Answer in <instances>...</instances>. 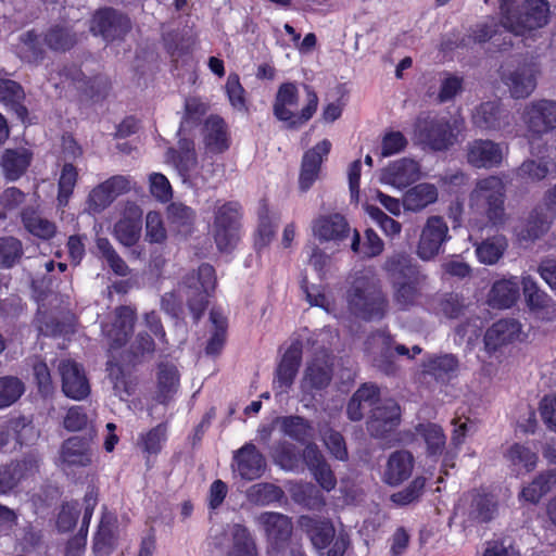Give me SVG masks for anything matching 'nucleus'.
I'll list each match as a JSON object with an SVG mask.
<instances>
[{
	"label": "nucleus",
	"mask_w": 556,
	"mask_h": 556,
	"mask_svg": "<svg viewBox=\"0 0 556 556\" xmlns=\"http://www.w3.org/2000/svg\"><path fill=\"white\" fill-rule=\"evenodd\" d=\"M415 431L425 441L429 456H439L443 453L446 437L441 426L432 422L418 424Z\"/></svg>",
	"instance_id": "37998d69"
},
{
	"label": "nucleus",
	"mask_w": 556,
	"mask_h": 556,
	"mask_svg": "<svg viewBox=\"0 0 556 556\" xmlns=\"http://www.w3.org/2000/svg\"><path fill=\"white\" fill-rule=\"evenodd\" d=\"M168 344L162 320L156 312L146 313L143 316V329L135 340L134 348H156Z\"/></svg>",
	"instance_id": "2f4dec72"
},
{
	"label": "nucleus",
	"mask_w": 556,
	"mask_h": 556,
	"mask_svg": "<svg viewBox=\"0 0 556 556\" xmlns=\"http://www.w3.org/2000/svg\"><path fill=\"white\" fill-rule=\"evenodd\" d=\"M162 42L166 53L178 59L190 53L191 47L185 34L179 29H173L162 35Z\"/></svg>",
	"instance_id": "e2e57ef3"
},
{
	"label": "nucleus",
	"mask_w": 556,
	"mask_h": 556,
	"mask_svg": "<svg viewBox=\"0 0 556 556\" xmlns=\"http://www.w3.org/2000/svg\"><path fill=\"white\" fill-rule=\"evenodd\" d=\"M157 389L155 400L161 404H167L179 387V372L177 367L169 362H161L157 366Z\"/></svg>",
	"instance_id": "72a5a7b5"
},
{
	"label": "nucleus",
	"mask_w": 556,
	"mask_h": 556,
	"mask_svg": "<svg viewBox=\"0 0 556 556\" xmlns=\"http://www.w3.org/2000/svg\"><path fill=\"white\" fill-rule=\"evenodd\" d=\"M409 352L410 350H384L375 358V366L386 375H393L400 367L397 364L400 357L406 355L408 358H414L421 350H413V354Z\"/></svg>",
	"instance_id": "69168bd1"
},
{
	"label": "nucleus",
	"mask_w": 556,
	"mask_h": 556,
	"mask_svg": "<svg viewBox=\"0 0 556 556\" xmlns=\"http://www.w3.org/2000/svg\"><path fill=\"white\" fill-rule=\"evenodd\" d=\"M62 392L66 397L81 401L90 394V383L85 368L73 359H62L58 365Z\"/></svg>",
	"instance_id": "2eb2a0df"
},
{
	"label": "nucleus",
	"mask_w": 556,
	"mask_h": 556,
	"mask_svg": "<svg viewBox=\"0 0 556 556\" xmlns=\"http://www.w3.org/2000/svg\"><path fill=\"white\" fill-rule=\"evenodd\" d=\"M21 222L24 228L34 237L50 240L56 233V225L42 217L38 208L26 206L21 211Z\"/></svg>",
	"instance_id": "f704fd0d"
},
{
	"label": "nucleus",
	"mask_w": 556,
	"mask_h": 556,
	"mask_svg": "<svg viewBox=\"0 0 556 556\" xmlns=\"http://www.w3.org/2000/svg\"><path fill=\"white\" fill-rule=\"evenodd\" d=\"M503 23L500 25L494 20L490 22L477 23L469 29V34L467 36L468 41H472L475 43H485L488 41L496 42V37L501 36L503 33Z\"/></svg>",
	"instance_id": "0e129e2a"
},
{
	"label": "nucleus",
	"mask_w": 556,
	"mask_h": 556,
	"mask_svg": "<svg viewBox=\"0 0 556 556\" xmlns=\"http://www.w3.org/2000/svg\"><path fill=\"white\" fill-rule=\"evenodd\" d=\"M312 230L320 242H340L349 237L351 228L343 215L333 213L315 218Z\"/></svg>",
	"instance_id": "4be33fe9"
},
{
	"label": "nucleus",
	"mask_w": 556,
	"mask_h": 556,
	"mask_svg": "<svg viewBox=\"0 0 556 556\" xmlns=\"http://www.w3.org/2000/svg\"><path fill=\"white\" fill-rule=\"evenodd\" d=\"M255 520L263 529L267 541L276 549L281 548L292 535L293 523L287 515L276 511H264Z\"/></svg>",
	"instance_id": "f3484780"
},
{
	"label": "nucleus",
	"mask_w": 556,
	"mask_h": 556,
	"mask_svg": "<svg viewBox=\"0 0 556 556\" xmlns=\"http://www.w3.org/2000/svg\"><path fill=\"white\" fill-rule=\"evenodd\" d=\"M400 422L401 407L396 401L378 399L367 420V430L371 437L384 439L399 427Z\"/></svg>",
	"instance_id": "f8f14e48"
},
{
	"label": "nucleus",
	"mask_w": 556,
	"mask_h": 556,
	"mask_svg": "<svg viewBox=\"0 0 556 556\" xmlns=\"http://www.w3.org/2000/svg\"><path fill=\"white\" fill-rule=\"evenodd\" d=\"M276 219L264 199L260 202L257 210V227L255 230L254 245L256 249H263L269 245L276 235Z\"/></svg>",
	"instance_id": "4c0bfd02"
},
{
	"label": "nucleus",
	"mask_w": 556,
	"mask_h": 556,
	"mask_svg": "<svg viewBox=\"0 0 556 556\" xmlns=\"http://www.w3.org/2000/svg\"><path fill=\"white\" fill-rule=\"evenodd\" d=\"M92 458L91 439L76 435L64 441L61 446L60 460L63 470L88 467L92 464Z\"/></svg>",
	"instance_id": "6ab92c4d"
},
{
	"label": "nucleus",
	"mask_w": 556,
	"mask_h": 556,
	"mask_svg": "<svg viewBox=\"0 0 556 556\" xmlns=\"http://www.w3.org/2000/svg\"><path fill=\"white\" fill-rule=\"evenodd\" d=\"M332 148L329 139H323L303 153L299 174V188L308 191L319 178L323 163L328 159Z\"/></svg>",
	"instance_id": "4468645a"
},
{
	"label": "nucleus",
	"mask_w": 556,
	"mask_h": 556,
	"mask_svg": "<svg viewBox=\"0 0 556 556\" xmlns=\"http://www.w3.org/2000/svg\"><path fill=\"white\" fill-rule=\"evenodd\" d=\"M33 161V152L26 148L5 149L0 166L8 181L18 180L28 169Z\"/></svg>",
	"instance_id": "7c9ffc66"
},
{
	"label": "nucleus",
	"mask_w": 556,
	"mask_h": 556,
	"mask_svg": "<svg viewBox=\"0 0 556 556\" xmlns=\"http://www.w3.org/2000/svg\"><path fill=\"white\" fill-rule=\"evenodd\" d=\"M43 40L49 51L66 53L73 50L78 41V34L66 22H56L49 25L43 31Z\"/></svg>",
	"instance_id": "393cba45"
},
{
	"label": "nucleus",
	"mask_w": 556,
	"mask_h": 556,
	"mask_svg": "<svg viewBox=\"0 0 556 556\" xmlns=\"http://www.w3.org/2000/svg\"><path fill=\"white\" fill-rule=\"evenodd\" d=\"M500 0L501 22L507 33L523 36L526 33L545 26L549 18V3L546 0Z\"/></svg>",
	"instance_id": "20e7f679"
},
{
	"label": "nucleus",
	"mask_w": 556,
	"mask_h": 556,
	"mask_svg": "<svg viewBox=\"0 0 556 556\" xmlns=\"http://www.w3.org/2000/svg\"><path fill=\"white\" fill-rule=\"evenodd\" d=\"M24 383L16 377L0 378V408L15 403L24 393Z\"/></svg>",
	"instance_id": "774afa93"
},
{
	"label": "nucleus",
	"mask_w": 556,
	"mask_h": 556,
	"mask_svg": "<svg viewBox=\"0 0 556 556\" xmlns=\"http://www.w3.org/2000/svg\"><path fill=\"white\" fill-rule=\"evenodd\" d=\"M242 206L238 201L217 200L213 211L212 237L222 253H231L241 239Z\"/></svg>",
	"instance_id": "39448f33"
},
{
	"label": "nucleus",
	"mask_w": 556,
	"mask_h": 556,
	"mask_svg": "<svg viewBox=\"0 0 556 556\" xmlns=\"http://www.w3.org/2000/svg\"><path fill=\"white\" fill-rule=\"evenodd\" d=\"M302 355L301 350H287L277 368L278 387L286 391L289 389L298 374Z\"/></svg>",
	"instance_id": "de8ad7c7"
},
{
	"label": "nucleus",
	"mask_w": 556,
	"mask_h": 556,
	"mask_svg": "<svg viewBox=\"0 0 556 556\" xmlns=\"http://www.w3.org/2000/svg\"><path fill=\"white\" fill-rule=\"evenodd\" d=\"M24 255L23 243L20 239L5 236L0 237V268L10 269L20 263Z\"/></svg>",
	"instance_id": "13d9d810"
},
{
	"label": "nucleus",
	"mask_w": 556,
	"mask_h": 556,
	"mask_svg": "<svg viewBox=\"0 0 556 556\" xmlns=\"http://www.w3.org/2000/svg\"><path fill=\"white\" fill-rule=\"evenodd\" d=\"M130 29L129 16L112 7L98 9L90 20V31L108 42L123 39Z\"/></svg>",
	"instance_id": "9b49d317"
},
{
	"label": "nucleus",
	"mask_w": 556,
	"mask_h": 556,
	"mask_svg": "<svg viewBox=\"0 0 556 556\" xmlns=\"http://www.w3.org/2000/svg\"><path fill=\"white\" fill-rule=\"evenodd\" d=\"M306 104L299 113L291 111L299 104V89L295 83H282L276 92L273 114L289 130H298L313 118L318 109L319 99L316 91L308 85L304 86Z\"/></svg>",
	"instance_id": "7ed1b4c3"
},
{
	"label": "nucleus",
	"mask_w": 556,
	"mask_h": 556,
	"mask_svg": "<svg viewBox=\"0 0 556 556\" xmlns=\"http://www.w3.org/2000/svg\"><path fill=\"white\" fill-rule=\"evenodd\" d=\"M135 313L129 306H118L115 311V319L105 324L102 331L110 341L109 348H125L134 331Z\"/></svg>",
	"instance_id": "412c9836"
},
{
	"label": "nucleus",
	"mask_w": 556,
	"mask_h": 556,
	"mask_svg": "<svg viewBox=\"0 0 556 556\" xmlns=\"http://www.w3.org/2000/svg\"><path fill=\"white\" fill-rule=\"evenodd\" d=\"M521 324L514 318L495 321L484 334V348H503L520 339Z\"/></svg>",
	"instance_id": "bb28decb"
},
{
	"label": "nucleus",
	"mask_w": 556,
	"mask_h": 556,
	"mask_svg": "<svg viewBox=\"0 0 556 556\" xmlns=\"http://www.w3.org/2000/svg\"><path fill=\"white\" fill-rule=\"evenodd\" d=\"M523 119L530 132L542 136L556 129V101L538 100L526 106Z\"/></svg>",
	"instance_id": "dca6fc26"
},
{
	"label": "nucleus",
	"mask_w": 556,
	"mask_h": 556,
	"mask_svg": "<svg viewBox=\"0 0 556 556\" xmlns=\"http://www.w3.org/2000/svg\"><path fill=\"white\" fill-rule=\"evenodd\" d=\"M115 525L116 517L112 513L104 510L93 538L92 549L96 556H109L112 553L115 543Z\"/></svg>",
	"instance_id": "c9c22d12"
},
{
	"label": "nucleus",
	"mask_w": 556,
	"mask_h": 556,
	"mask_svg": "<svg viewBox=\"0 0 556 556\" xmlns=\"http://www.w3.org/2000/svg\"><path fill=\"white\" fill-rule=\"evenodd\" d=\"M556 485V470L538 475L528 485L523 486L520 497L526 502L536 504Z\"/></svg>",
	"instance_id": "a19ab883"
},
{
	"label": "nucleus",
	"mask_w": 556,
	"mask_h": 556,
	"mask_svg": "<svg viewBox=\"0 0 556 556\" xmlns=\"http://www.w3.org/2000/svg\"><path fill=\"white\" fill-rule=\"evenodd\" d=\"M142 211L131 205L126 207L121 219L114 226L115 238L125 247L135 245L141 235Z\"/></svg>",
	"instance_id": "a878e982"
},
{
	"label": "nucleus",
	"mask_w": 556,
	"mask_h": 556,
	"mask_svg": "<svg viewBox=\"0 0 556 556\" xmlns=\"http://www.w3.org/2000/svg\"><path fill=\"white\" fill-rule=\"evenodd\" d=\"M202 136L206 153L224 154L230 148L231 137L228 125L219 115L213 114L205 119Z\"/></svg>",
	"instance_id": "a211bd4d"
},
{
	"label": "nucleus",
	"mask_w": 556,
	"mask_h": 556,
	"mask_svg": "<svg viewBox=\"0 0 556 556\" xmlns=\"http://www.w3.org/2000/svg\"><path fill=\"white\" fill-rule=\"evenodd\" d=\"M520 295L519 282L516 277L501 279L493 283L489 293V304L493 308L513 307Z\"/></svg>",
	"instance_id": "473e14b6"
},
{
	"label": "nucleus",
	"mask_w": 556,
	"mask_h": 556,
	"mask_svg": "<svg viewBox=\"0 0 556 556\" xmlns=\"http://www.w3.org/2000/svg\"><path fill=\"white\" fill-rule=\"evenodd\" d=\"M505 199V184L496 176L480 179L470 194L471 205L482 206L488 222L495 227L506 222Z\"/></svg>",
	"instance_id": "1a4fd4ad"
},
{
	"label": "nucleus",
	"mask_w": 556,
	"mask_h": 556,
	"mask_svg": "<svg viewBox=\"0 0 556 556\" xmlns=\"http://www.w3.org/2000/svg\"><path fill=\"white\" fill-rule=\"evenodd\" d=\"M506 248V238L503 236H495L483 240L476 248V254L480 263L493 265L503 256Z\"/></svg>",
	"instance_id": "5fc2aeb1"
},
{
	"label": "nucleus",
	"mask_w": 556,
	"mask_h": 556,
	"mask_svg": "<svg viewBox=\"0 0 556 556\" xmlns=\"http://www.w3.org/2000/svg\"><path fill=\"white\" fill-rule=\"evenodd\" d=\"M78 180V172L74 164L65 163L61 169V175L58 181V205L60 207L67 206L70 199L74 193Z\"/></svg>",
	"instance_id": "6e6d98bb"
},
{
	"label": "nucleus",
	"mask_w": 556,
	"mask_h": 556,
	"mask_svg": "<svg viewBox=\"0 0 556 556\" xmlns=\"http://www.w3.org/2000/svg\"><path fill=\"white\" fill-rule=\"evenodd\" d=\"M379 397V389L375 384L364 383L351 397L346 413L351 420L358 421L364 417L365 407L374 406Z\"/></svg>",
	"instance_id": "58836bf2"
},
{
	"label": "nucleus",
	"mask_w": 556,
	"mask_h": 556,
	"mask_svg": "<svg viewBox=\"0 0 556 556\" xmlns=\"http://www.w3.org/2000/svg\"><path fill=\"white\" fill-rule=\"evenodd\" d=\"M466 521L470 525L490 522L496 511L497 503L492 495L472 491L467 495Z\"/></svg>",
	"instance_id": "c85d7f7f"
},
{
	"label": "nucleus",
	"mask_w": 556,
	"mask_h": 556,
	"mask_svg": "<svg viewBox=\"0 0 556 556\" xmlns=\"http://www.w3.org/2000/svg\"><path fill=\"white\" fill-rule=\"evenodd\" d=\"M522 290L531 311H542L549 306L551 298L538 287L536 281L530 276L522 278Z\"/></svg>",
	"instance_id": "052dcab7"
},
{
	"label": "nucleus",
	"mask_w": 556,
	"mask_h": 556,
	"mask_svg": "<svg viewBox=\"0 0 556 556\" xmlns=\"http://www.w3.org/2000/svg\"><path fill=\"white\" fill-rule=\"evenodd\" d=\"M501 146L492 140L477 139L468 144L467 162L476 168H492L502 163Z\"/></svg>",
	"instance_id": "5701e85b"
},
{
	"label": "nucleus",
	"mask_w": 556,
	"mask_h": 556,
	"mask_svg": "<svg viewBox=\"0 0 556 556\" xmlns=\"http://www.w3.org/2000/svg\"><path fill=\"white\" fill-rule=\"evenodd\" d=\"M236 470L242 479L255 480L266 469V460L256 446L252 443L244 444L235 455Z\"/></svg>",
	"instance_id": "b1692460"
},
{
	"label": "nucleus",
	"mask_w": 556,
	"mask_h": 556,
	"mask_svg": "<svg viewBox=\"0 0 556 556\" xmlns=\"http://www.w3.org/2000/svg\"><path fill=\"white\" fill-rule=\"evenodd\" d=\"M174 162L182 175L189 174L198 165L194 141L189 138L178 140V149L170 150Z\"/></svg>",
	"instance_id": "864d4df0"
},
{
	"label": "nucleus",
	"mask_w": 556,
	"mask_h": 556,
	"mask_svg": "<svg viewBox=\"0 0 556 556\" xmlns=\"http://www.w3.org/2000/svg\"><path fill=\"white\" fill-rule=\"evenodd\" d=\"M348 311L365 321L382 319L389 308V300L378 276L372 269L355 274L345 294Z\"/></svg>",
	"instance_id": "f257e3e1"
},
{
	"label": "nucleus",
	"mask_w": 556,
	"mask_h": 556,
	"mask_svg": "<svg viewBox=\"0 0 556 556\" xmlns=\"http://www.w3.org/2000/svg\"><path fill=\"white\" fill-rule=\"evenodd\" d=\"M247 496L251 503L266 506L275 502H280L285 497V492L278 485L264 482L252 485L248 490Z\"/></svg>",
	"instance_id": "4d7b16f0"
},
{
	"label": "nucleus",
	"mask_w": 556,
	"mask_h": 556,
	"mask_svg": "<svg viewBox=\"0 0 556 556\" xmlns=\"http://www.w3.org/2000/svg\"><path fill=\"white\" fill-rule=\"evenodd\" d=\"M457 362L452 354H440L429 358L424 364V374L433 377L437 381L447 382L455 372Z\"/></svg>",
	"instance_id": "49530a36"
},
{
	"label": "nucleus",
	"mask_w": 556,
	"mask_h": 556,
	"mask_svg": "<svg viewBox=\"0 0 556 556\" xmlns=\"http://www.w3.org/2000/svg\"><path fill=\"white\" fill-rule=\"evenodd\" d=\"M300 529L308 536L314 548L326 556H344L350 547V538L345 533L336 534L333 523L327 518L301 516Z\"/></svg>",
	"instance_id": "6e6552de"
},
{
	"label": "nucleus",
	"mask_w": 556,
	"mask_h": 556,
	"mask_svg": "<svg viewBox=\"0 0 556 556\" xmlns=\"http://www.w3.org/2000/svg\"><path fill=\"white\" fill-rule=\"evenodd\" d=\"M383 268L391 279L394 302L401 309L420 304L428 276L409 255L395 253L387 258Z\"/></svg>",
	"instance_id": "f03ea898"
},
{
	"label": "nucleus",
	"mask_w": 556,
	"mask_h": 556,
	"mask_svg": "<svg viewBox=\"0 0 556 556\" xmlns=\"http://www.w3.org/2000/svg\"><path fill=\"white\" fill-rule=\"evenodd\" d=\"M506 85L509 87L513 98L525 99L535 89L536 80L532 70L528 66H522L509 75Z\"/></svg>",
	"instance_id": "79ce46f5"
},
{
	"label": "nucleus",
	"mask_w": 556,
	"mask_h": 556,
	"mask_svg": "<svg viewBox=\"0 0 556 556\" xmlns=\"http://www.w3.org/2000/svg\"><path fill=\"white\" fill-rule=\"evenodd\" d=\"M116 351L118 353L108 362L106 370L115 394L121 400H125L135 392L136 383L131 377V371L141 362L143 353H141V350Z\"/></svg>",
	"instance_id": "9d476101"
},
{
	"label": "nucleus",
	"mask_w": 556,
	"mask_h": 556,
	"mask_svg": "<svg viewBox=\"0 0 556 556\" xmlns=\"http://www.w3.org/2000/svg\"><path fill=\"white\" fill-rule=\"evenodd\" d=\"M232 544L227 556H258L253 536L247 527L236 523L231 527Z\"/></svg>",
	"instance_id": "09e8293b"
},
{
	"label": "nucleus",
	"mask_w": 556,
	"mask_h": 556,
	"mask_svg": "<svg viewBox=\"0 0 556 556\" xmlns=\"http://www.w3.org/2000/svg\"><path fill=\"white\" fill-rule=\"evenodd\" d=\"M456 121L438 114L419 115L414 125V135L419 144L434 152L447 151L458 139Z\"/></svg>",
	"instance_id": "423d86ee"
},
{
	"label": "nucleus",
	"mask_w": 556,
	"mask_h": 556,
	"mask_svg": "<svg viewBox=\"0 0 556 556\" xmlns=\"http://www.w3.org/2000/svg\"><path fill=\"white\" fill-rule=\"evenodd\" d=\"M505 457L510 463L513 469L520 472H530L536 467L538 454L530 447L515 443L505 453Z\"/></svg>",
	"instance_id": "a18cd8bd"
},
{
	"label": "nucleus",
	"mask_w": 556,
	"mask_h": 556,
	"mask_svg": "<svg viewBox=\"0 0 556 556\" xmlns=\"http://www.w3.org/2000/svg\"><path fill=\"white\" fill-rule=\"evenodd\" d=\"M415 459L413 454L406 450L393 452L387 462L383 473L384 482L390 485H397L407 480L413 472Z\"/></svg>",
	"instance_id": "c756f323"
},
{
	"label": "nucleus",
	"mask_w": 556,
	"mask_h": 556,
	"mask_svg": "<svg viewBox=\"0 0 556 556\" xmlns=\"http://www.w3.org/2000/svg\"><path fill=\"white\" fill-rule=\"evenodd\" d=\"M216 283L215 268L208 263H202L195 271L184 277L182 287L186 302L194 323H198L207 309Z\"/></svg>",
	"instance_id": "0eeeda50"
},
{
	"label": "nucleus",
	"mask_w": 556,
	"mask_h": 556,
	"mask_svg": "<svg viewBox=\"0 0 556 556\" xmlns=\"http://www.w3.org/2000/svg\"><path fill=\"white\" fill-rule=\"evenodd\" d=\"M438 189L434 185L421 182L410 188L404 195V205L407 210L419 212L437 202Z\"/></svg>",
	"instance_id": "ea45409f"
},
{
	"label": "nucleus",
	"mask_w": 556,
	"mask_h": 556,
	"mask_svg": "<svg viewBox=\"0 0 556 556\" xmlns=\"http://www.w3.org/2000/svg\"><path fill=\"white\" fill-rule=\"evenodd\" d=\"M293 500L309 509H318L325 505L320 492L312 483H301L291 490Z\"/></svg>",
	"instance_id": "338daca9"
},
{
	"label": "nucleus",
	"mask_w": 556,
	"mask_h": 556,
	"mask_svg": "<svg viewBox=\"0 0 556 556\" xmlns=\"http://www.w3.org/2000/svg\"><path fill=\"white\" fill-rule=\"evenodd\" d=\"M274 422L279 425L285 435L298 442L303 443L312 437V426L303 417L283 416L276 418Z\"/></svg>",
	"instance_id": "3c124183"
},
{
	"label": "nucleus",
	"mask_w": 556,
	"mask_h": 556,
	"mask_svg": "<svg viewBox=\"0 0 556 556\" xmlns=\"http://www.w3.org/2000/svg\"><path fill=\"white\" fill-rule=\"evenodd\" d=\"M97 248L115 275L125 277L129 274L128 265L115 251L108 238H98Z\"/></svg>",
	"instance_id": "680f3d73"
},
{
	"label": "nucleus",
	"mask_w": 556,
	"mask_h": 556,
	"mask_svg": "<svg viewBox=\"0 0 556 556\" xmlns=\"http://www.w3.org/2000/svg\"><path fill=\"white\" fill-rule=\"evenodd\" d=\"M548 230L546 215L541 207H534L517 232L519 241L533 242Z\"/></svg>",
	"instance_id": "c03bdc74"
},
{
	"label": "nucleus",
	"mask_w": 556,
	"mask_h": 556,
	"mask_svg": "<svg viewBox=\"0 0 556 556\" xmlns=\"http://www.w3.org/2000/svg\"><path fill=\"white\" fill-rule=\"evenodd\" d=\"M274 462L283 470L294 471L300 466L296 447L287 441L278 442L271 454Z\"/></svg>",
	"instance_id": "bf43d9fd"
},
{
	"label": "nucleus",
	"mask_w": 556,
	"mask_h": 556,
	"mask_svg": "<svg viewBox=\"0 0 556 556\" xmlns=\"http://www.w3.org/2000/svg\"><path fill=\"white\" fill-rule=\"evenodd\" d=\"M48 47L43 40V33L31 28L22 33L16 45L17 58L26 64L38 66L48 56Z\"/></svg>",
	"instance_id": "aec40b11"
},
{
	"label": "nucleus",
	"mask_w": 556,
	"mask_h": 556,
	"mask_svg": "<svg viewBox=\"0 0 556 556\" xmlns=\"http://www.w3.org/2000/svg\"><path fill=\"white\" fill-rule=\"evenodd\" d=\"M332 370L325 359L316 358L306 369L303 388L325 389L331 381Z\"/></svg>",
	"instance_id": "603ef678"
},
{
	"label": "nucleus",
	"mask_w": 556,
	"mask_h": 556,
	"mask_svg": "<svg viewBox=\"0 0 556 556\" xmlns=\"http://www.w3.org/2000/svg\"><path fill=\"white\" fill-rule=\"evenodd\" d=\"M504 117H509V113L505 114L497 101H488L481 103L472 116L477 127L484 130H498L503 126Z\"/></svg>",
	"instance_id": "e433bc0d"
},
{
	"label": "nucleus",
	"mask_w": 556,
	"mask_h": 556,
	"mask_svg": "<svg viewBox=\"0 0 556 556\" xmlns=\"http://www.w3.org/2000/svg\"><path fill=\"white\" fill-rule=\"evenodd\" d=\"M448 239V227L443 217L430 216L421 229L416 253L422 261H430L439 255Z\"/></svg>",
	"instance_id": "ddd939ff"
},
{
	"label": "nucleus",
	"mask_w": 556,
	"mask_h": 556,
	"mask_svg": "<svg viewBox=\"0 0 556 556\" xmlns=\"http://www.w3.org/2000/svg\"><path fill=\"white\" fill-rule=\"evenodd\" d=\"M386 174L393 185L408 186L418 177V164L404 157L390 164Z\"/></svg>",
	"instance_id": "8fccbe9b"
},
{
	"label": "nucleus",
	"mask_w": 556,
	"mask_h": 556,
	"mask_svg": "<svg viewBox=\"0 0 556 556\" xmlns=\"http://www.w3.org/2000/svg\"><path fill=\"white\" fill-rule=\"evenodd\" d=\"M338 340L339 332L331 326H325L316 331L304 327L293 333L289 348H331Z\"/></svg>",
	"instance_id": "cd10ccee"
}]
</instances>
